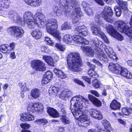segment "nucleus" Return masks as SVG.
<instances>
[{
	"label": "nucleus",
	"mask_w": 132,
	"mask_h": 132,
	"mask_svg": "<svg viewBox=\"0 0 132 132\" xmlns=\"http://www.w3.org/2000/svg\"><path fill=\"white\" fill-rule=\"evenodd\" d=\"M89 114L93 118L98 119H102L103 116L101 112L98 110L91 109L89 110Z\"/></svg>",
	"instance_id": "16"
},
{
	"label": "nucleus",
	"mask_w": 132,
	"mask_h": 132,
	"mask_svg": "<svg viewBox=\"0 0 132 132\" xmlns=\"http://www.w3.org/2000/svg\"><path fill=\"white\" fill-rule=\"evenodd\" d=\"M35 16L36 17V19L37 21L36 22L35 20V26L32 29L34 28L36 25L40 27L44 26L45 24V21L44 20L45 18L44 15L42 13L38 12L35 14Z\"/></svg>",
	"instance_id": "13"
},
{
	"label": "nucleus",
	"mask_w": 132,
	"mask_h": 132,
	"mask_svg": "<svg viewBox=\"0 0 132 132\" xmlns=\"http://www.w3.org/2000/svg\"><path fill=\"white\" fill-rule=\"evenodd\" d=\"M0 50L4 53H10V49H8V45L5 44L2 45L0 46Z\"/></svg>",
	"instance_id": "37"
},
{
	"label": "nucleus",
	"mask_w": 132,
	"mask_h": 132,
	"mask_svg": "<svg viewBox=\"0 0 132 132\" xmlns=\"http://www.w3.org/2000/svg\"><path fill=\"white\" fill-rule=\"evenodd\" d=\"M9 6L8 0H0V10H4Z\"/></svg>",
	"instance_id": "34"
},
{
	"label": "nucleus",
	"mask_w": 132,
	"mask_h": 132,
	"mask_svg": "<svg viewBox=\"0 0 132 132\" xmlns=\"http://www.w3.org/2000/svg\"><path fill=\"white\" fill-rule=\"evenodd\" d=\"M61 112H62V113L63 114V115H62L61 118V120L62 122L65 124L69 123L70 121L67 117L65 116L66 113L65 110L64 109H62Z\"/></svg>",
	"instance_id": "33"
},
{
	"label": "nucleus",
	"mask_w": 132,
	"mask_h": 132,
	"mask_svg": "<svg viewBox=\"0 0 132 132\" xmlns=\"http://www.w3.org/2000/svg\"><path fill=\"white\" fill-rule=\"evenodd\" d=\"M73 80L76 83L79 85H81L84 87H85V86L82 82L78 80V79H77L76 78H74L73 79Z\"/></svg>",
	"instance_id": "51"
},
{
	"label": "nucleus",
	"mask_w": 132,
	"mask_h": 132,
	"mask_svg": "<svg viewBox=\"0 0 132 132\" xmlns=\"http://www.w3.org/2000/svg\"><path fill=\"white\" fill-rule=\"evenodd\" d=\"M31 35L33 38L36 39H39L41 38L42 35V33L40 30L35 29L32 31Z\"/></svg>",
	"instance_id": "28"
},
{
	"label": "nucleus",
	"mask_w": 132,
	"mask_h": 132,
	"mask_svg": "<svg viewBox=\"0 0 132 132\" xmlns=\"http://www.w3.org/2000/svg\"><path fill=\"white\" fill-rule=\"evenodd\" d=\"M31 63V67L37 71H43L46 69L45 64L40 60H33Z\"/></svg>",
	"instance_id": "11"
},
{
	"label": "nucleus",
	"mask_w": 132,
	"mask_h": 132,
	"mask_svg": "<svg viewBox=\"0 0 132 132\" xmlns=\"http://www.w3.org/2000/svg\"><path fill=\"white\" fill-rule=\"evenodd\" d=\"M7 31L11 35H14L16 32V27L15 26H13L9 28Z\"/></svg>",
	"instance_id": "40"
},
{
	"label": "nucleus",
	"mask_w": 132,
	"mask_h": 132,
	"mask_svg": "<svg viewBox=\"0 0 132 132\" xmlns=\"http://www.w3.org/2000/svg\"><path fill=\"white\" fill-rule=\"evenodd\" d=\"M54 72L57 76L61 79H65L67 77V76L63 71L58 69H55Z\"/></svg>",
	"instance_id": "29"
},
{
	"label": "nucleus",
	"mask_w": 132,
	"mask_h": 132,
	"mask_svg": "<svg viewBox=\"0 0 132 132\" xmlns=\"http://www.w3.org/2000/svg\"><path fill=\"white\" fill-rule=\"evenodd\" d=\"M62 40L65 43L69 44L72 41V37L69 35L67 34L64 36Z\"/></svg>",
	"instance_id": "38"
},
{
	"label": "nucleus",
	"mask_w": 132,
	"mask_h": 132,
	"mask_svg": "<svg viewBox=\"0 0 132 132\" xmlns=\"http://www.w3.org/2000/svg\"><path fill=\"white\" fill-rule=\"evenodd\" d=\"M20 126L22 128L26 129L29 128L30 126V125L28 123H22Z\"/></svg>",
	"instance_id": "52"
},
{
	"label": "nucleus",
	"mask_w": 132,
	"mask_h": 132,
	"mask_svg": "<svg viewBox=\"0 0 132 132\" xmlns=\"http://www.w3.org/2000/svg\"><path fill=\"white\" fill-rule=\"evenodd\" d=\"M104 50L108 56L111 59L113 60L116 59V56L111 48L109 46H106Z\"/></svg>",
	"instance_id": "21"
},
{
	"label": "nucleus",
	"mask_w": 132,
	"mask_h": 132,
	"mask_svg": "<svg viewBox=\"0 0 132 132\" xmlns=\"http://www.w3.org/2000/svg\"><path fill=\"white\" fill-rule=\"evenodd\" d=\"M28 110L31 112H37L42 114L43 112L44 107L42 104L30 103L28 105Z\"/></svg>",
	"instance_id": "10"
},
{
	"label": "nucleus",
	"mask_w": 132,
	"mask_h": 132,
	"mask_svg": "<svg viewBox=\"0 0 132 132\" xmlns=\"http://www.w3.org/2000/svg\"><path fill=\"white\" fill-rule=\"evenodd\" d=\"M118 29L120 32H123L129 37L131 42H132V15L131 17L130 25L131 27L130 28L127 26L126 24L123 21L119 20L118 21Z\"/></svg>",
	"instance_id": "7"
},
{
	"label": "nucleus",
	"mask_w": 132,
	"mask_h": 132,
	"mask_svg": "<svg viewBox=\"0 0 132 132\" xmlns=\"http://www.w3.org/2000/svg\"><path fill=\"white\" fill-rule=\"evenodd\" d=\"M93 62L95 63L99 67L102 68L103 67V65L102 64L100 63V62L96 60L95 59L93 60H92Z\"/></svg>",
	"instance_id": "56"
},
{
	"label": "nucleus",
	"mask_w": 132,
	"mask_h": 132,
	"mask_svg": "<svg viewBox=\"0 0 132 132\" xmlns=\"http://www.w3.org/2000/svg\"><path fill=\"white\" fill-rule=\"evenodd\" d=\"M55 46L57 49L62 51H64L66 48L65 46L60 44L56 43L55 44Z\"/></svg>",
	"instance_id": "47"
},
{
	"label": "nucleus",
	"mask_w": 132,
	"mask_h": 132,
	"mask_svg": "<svg viewBox=\"0 0 132 132\" xmlns=\"http://www.w3.org/2000/svg\"><path fill=\"white\" fill-rule=\"evenodd\" d=\"M15 46V45L14 43L13 42L10 44V46H8V49H10V51L11 50H13L14 49Z\"/></svg>",
	"instance_id": "55"
},
{
	"label": "nucleus",
	"mask_w": 132,
	"mask_h": 132,
	"mask_svg": "<svg viewBox=\"0 0 132 132\" xmlns=\"http://www.w3.org/2000/svg\"><path fill=\"white\" fill-rule=\"evenodd\" d=\"M88 97L89 100L95 106L98 107L101 106V102L97 98L90 94L88 95Z\"/></svg>",
	"instance_id": "25"
},
{
	"label": "nucleus",
	"mask_w": 132,
	"mask_h": 132,
	"mask_svg": "<svg viewBox=\"0 0 132 132\" xmlns=\"http://www.w3.org/2000/svg\"><path fill=\"white\" fill-rule=\"evenodd\" d=\"M52 78V73L50 71H48L46 73L45 75L44 76L42 81V84H47L50 81V80Z\"/></svg>",
	"instance_id": "22"
},
{
	"label": "nucleus",
	"mask_w": 132,
	"mask_h": 132,
	"mask_svg": "<svg viewBox=\"0 0 132 132\" xmlns=\"http://www.w3.org/2000/svg\"><path fill=\"white\" fill-rule=\"evenodd\" d=\"M40 93V90L38 88H35L31 91L30 95L33 98L36 99L39 97Z\"/></svg>",
	"instance_id": "30"
},
{
	"label": "nucleus",
	"mask_w": 132,
	"mask_h": 132,
	"mask_svg": "<svg viewBox=\"0 0 132 132\" xmlns=\"http://www.w3.org/2000/svg\"><path fill=\"white\" fill-rule=\"evenodd\" d=\"M116 2L122 9H121L120 7L118 6H115L114 7V9L116 12V15L117 16L119 17L121 15L122 11V10H127V3L126 2H124L121 0H116Z\"/></svg>",
	"instance_id": "12"
},
{
	"label": "nucleus",
	"mask_w": 132,
	"mask_h": 132,
	"mask_svg": "<svg viewBox=\"0 0 132 132\" xmlns=\"http://www.w3.org/2000/svg\"><path fill=\"white\" fill-rule=\"evenodd\" d=\"M82 50L84 53L87 56H92L95 53L98 58L101 61L105 62L107 61V58L105 54L101 49L100 51H96L95 52L92 47L86 46H81Z\"/></svg>",
	"instance_id": "5"
},
{
	"label": "nucleus",
	"mask_w": 132,
	"mask_h": 132,
	"mask_svg": "<svg viewBox=\"0 0 132 132\" xmlns=\"http://www.w3.org/2000/svg\"><path fill=\"white\" fill-rule=\"evenodd\" d=\"M17 24L20 25H23L24 24V22L22 20V18L19 16L17 17Z\"/></svg>",
	"instance_id": "50"
},
{
	"label": "nucleus",
	"mask_w": 132,
	"mask_h": 132,
	"mask_svg": "<svg viewBox=\"0 0 132 132\" xmlns=\"http://www.w3.org/2000/svg\"><path fill=\"white\" fill-rule=\"evenodd\" d=\"M98 4L102 6L104 4V3L102 0H94Z\"/></svg>",
	"instance_id": "61"
},
{
	"label": "nucleus",
	"mask_w": 132,
	"mask_h": 132,
	"mask_svg": "<svg viewBox=\"0 0 132 132\" xmlns=\"http://www.w3.org/2000/svg\"><path fill=\"white\" fill-rule=\"evenodd\" d=\"M121 106L120 104L117 100H114L111 103L110 105L111 108L113 110L119 109Z\"/></svg>",
	"instance_id": "31"
},
{
	"label": "nucleus",
	"mask_w": 132,
	"mask_h": 132,
	"mask_svg": "<svg viewBox=\"0 0 132 132\" xmlns=\"http://www.w3.org/2000/svg\"><path fill=\"white\" fill-rule=\"evenodd\" d=\"M118 120L119 122L120 123L123 125H125L126 124V122L124 120L120 119H118Z\"/></svg>",
	"instance_id": "62"
},
{
	"label": "nucleus",
	"mask_w": 132,
	"mask_h": 132,
	"mask_svg": "<svg viewBox=\"0 0 132 132\" xmlns=\"http://www.w3.org/2000/svg\"><path fill=\"white\" fill-rule=\"evenodd\" d=\"M35 118V117L34 115L29 113H27L25 115V116L21 117L20 119L23 121L25 120L30 121L34 120Z\"/></svg>",
	"instance_id": "32"
},
{
	"label": "nucleus",
	"mask_w": 132,
	"mask_h": 132,
	"mask_svg": "<svg viewBox=\"0 0 132 132\" xmlns=\"http://www.w3.org/2000/svg\"><path fill=\"white\" fill-rule=\"evenodd\" d=\"M60 90V89L58 87L56 86H53L50 88L49 93L52 94L56 95Z\"/></svg>",
	"instance_id": "36"
},
{
	"label": "nucleus",
	"mask_w": 132,
	"mask_h": 132,
	"mask_svg": "<svg viewBox=\"0 0 132 132\" xmlns=\"http://www.w3.org/2000/svg\"><path fill=\"white\" fill-rule=\"evenodd\" d=\"M83 79L85 81L87 82L89 84L90 83V80L87 77V76H84L82 77Z\"/></svg>",
	"instance_id": "60"
},
{
	"label": "nucleus",
	"mask_w": 132,
	"mask_h": 132,
	"mask_svg": "<svg viewBox=\"0 0 132 132\" xmlns=\"http://www.w3.org/2000/svg\"><path fill=\"white\" fill-rule=\"evenodd\" d=\"M87 64L90 67L89 70L88 72V74L90 77L94 78H96L97 77H98V75L95 70V67L89 62H87Z\"/></svg>",
	"instance_id": "18"
},
{
	"label": "nucleus",
	"mask_w": 132,
	"mask_h": 132,
	"mask_svg": "<svg viewBox=\"0 0 132 132\" xmlns=\"http://www.w3.org/2000/svg\"><path fill=\"white\" fill-rule=\"evenodd\" d=\"M113 13L110 7L105 6L102 13V15L104 19L107 21L111 23L113 22L112 16Z\"/></svg>",
	"instance_id": "9"
},
{
	"label": "nucleus",
	"mask_w": 132,
	"mask_h": 132,
	"mask_svg": "<svg viewBox=\"0 0 132 132\" xmlns=\"http://www.w3.org/2000/svg\"><path fill=\"white\" fill-rule=\"evenodd\" d=\"M72 94V92L68 90H65L60 94V97L62 100H66Z\"/></svg>",
	"instance_id": "24"
},
{
	"label": "nucleus",
	"mask_w": 132,
	"mask_h": 132,
	"mask_svg": "<svg viewBox=\"0 0 132 132\" xmlns=\"http://www.w3.org/2000/svg\"><path fill=\"white\" fill-rule=\"evenodd\" d=\"M82 7L85 9V8L89 7L87 6V4L86 1H83L82 3Z\"/></svg>",
	"instance_id": "64"
},
{
	"label": "nucleus",
	"mask_w": 132,
	"mask_h": 132,
	"mask_svg": "<svg viewBox=\"0 0 132 132\" xmlns=\"http://www.w3.org/2000/svg\"><path fill=\"white\" fill-rule=\"evenodd\" d=\"M121 69L119 70V71L120 72L119 73H118L117 74H120L121 76L125 77V76H126V75L129 71H128L127 69L123 68L121 66Z\"/></svg>",
	"instance_id": "41"
},
{
	"label": "nucleus",
	"mask_w": 132,
	"mask_h": 132,
	"mask_svg": "<svg viewBox=\"0 0 132 132\" xmlns=\"http://www.w3.org/2000/svg\"><path fill=\"white\" fill-rule=\"evenodd\" d=\"M84 11L86 14L88 16H91L93 15L92 10L89 7L85 8L84 9Z\"/></svg>",
	"instance_id": "46"
},
{
	"label": "nucleus",
	"mask_w": 132,
	"mask_h": 132,
	"mask_svg": "<svg viewBox=\"0 0 132 132\" xmlns=\"http://www.w3.org/2000/svg\"><path fill=\"white\" fill-rule=\"evenodd\" d=\"M91 30L92 32L95 35L100 37L103 32L101 31V28L97 25L95 24L91 27Z\"/></svg>",
	"instance_id": "20"
},
{
	"label": "nucleus",
	"mask_w": 132,
	"mask_h": 132,
	"mask_svg": "<svg viewBox=\"0 0 132 132\" xmlns=\"http://www.w3.org/2000/svg\"><path fill=\"white\" fill-rule=\"evenodd\" d=\"M16 13L13 11H11L8 14V17L11 20H14V18L15 16V15Z\"/></svg>",
	"instance_id": "48"
},
{
	"label": "nucleus",
	"mask_w": 132,
	"mask_h": 132,
	"mask_svg": "<svg viewBox=\"0 0 132 132\" xmlns=\"http://www.w3.org/2000/svg\"><path fill=\"white\" fill-rule=\"evenodd\" d=\"M8 12L6 11H3L1 12V15L6 17L7 16Z\"/></svg>",
	"instance_id": "59"
},
{
	"label": "nucleus",
	"mask_w": 132,
	"mask_h": 132,
	"mask_svg": "<svg viewBox=\"0 0 132 132\" xmlns=\"http://www.w3.org/2000/svg\"><path fill=\"white\" fill-rule=\"evenodd\" d=\"M101 123L104 126L105 128V130L111 129L109 122L106 120H103Z\"/></svg>",
	"instance_id": "45"
},
{
	"label": "nucleus",
	"mask_w": 132,
	"mask_h": 132,
	"mask_svg": "<svg viewBox=\"0 0 132 132\" xmlns=\"http://www.w3.org/2000/svg\"><path fill=\"white\" fill-rule=\"evenodd\" d=\"M27 4L31 6L37 7L42 3V0H24Z\"/></svg>",
	"instance_id": "23"
},
{
	"label": "nucleus",
	"mask_w": 132,
	"mask_h": 132,
	"mask_svg": "<svg viewBox=\"0 0 132 132\" xmlns=\"http://www.w3.org/2000/svg\"><path fill=\"white\" fill-rule=\"evenodd\" d=\"M57 2H59V5L62 7L58 8L55 6L53 9L54 13L57 16L64 14L66 16L68 15L71 12V10L74 6L75 9L72 12L73 22L74 23L77 22L80 19V16L83 15V13L80 11L79 6L76 5V0H66L65 2L64 0H54Z\"/></svg>",
	"instance_id": "2"
},
{
	"label": "nucleus",
	"mask_w": 132,
	"mask_h": 132,
	"mask_svg": "<svg viewBox=\"0 0 132 132\" xmlns=\"http://www.w3.org/2000/svg\"><path fill=\"white\" fill-rule=\"evenodd\" d=\"M92 84L93 86L95 88L104 87V86L101 84L100 81L96 79L93 80L92 82Z\"/></svg>",
	"instance_id": "35"
},
{
	"label": "nucleus",
	"mask_w": 132,
	"mask_h": 132,
	"mask_svg": "<svg viewBox=\"0 0 132 132\" xmlns=\"http://www.w3.org/2000/svg\"><path fill=\"white\" fill-rule=\"evenodd\" d=\"M77 43H80L85 44H88L89 43V41L77 35H74L72 37V40Z\"/></svg>",
	"instance_id": "17"
},
{
	"label": "nucleus",
	"mask_w": 132,
	"mask_h": 132,
	"mask_svg": "<svg viewBox=\"0 0 132 132\" xmlns=\"http://www.w3.org/2000/svg\"><path fill=\"white\" fill-rule=\"evenodd\" d=\"M121 66L117 63H110L108 66L109 69L112 73L117 74L119 73V70L121 69Z\"/></svg>",
	"instance_id": "14"
},
{
	"label": "nucleus",
	"mask_w": 132,
	"mask_h": 132,
	"mask_svg": "<svg viewBox=\"0 0 132 132\" xmlns=\"http://www.w3.org/2000/svg\"><path fill=\"white\" fill-rule=\"evenodd\" d=\"M100 16L98 15H96L95 18V20L97 23V25H100L105 28L106 32L111 36L118 40L121 41L124 39L123 37L116 31L114 27L111 25L106 24L105 27L103 25V22L100 19Z\"/></svg>",
	"instance_id": "4"
},
{
	"label": "nucleus",
	"mask_w": 132,
	"mask_h": 132,
	"mask_svg": "<svg viewBox=\"0 0 132 132\" xmlns=\"http://www.w3.org/2000/svg\"><path fill=\"white\" fill-rule=\"evenodd\" d=\"M23 18L24 23L26 24L29 28L32 29L35 26V20L37 22V21L33 13L30 12H26L23 14Z\"/></svg>",
	"instance_id": "8"
},
{
	"label": "nucleus",
	"mask_w": 132,
	"mask_h": 132,
	"mask_svg": "<svg viewBox=\"0 0 132 132\" xmlns=\"http://www.w3.org/2000/svg\"><path fill=\"white\" fill-rule=\"evenodd\" d=\"M122 112L123 114L128 115L132 112V109L129 108L124 107L122 109Z\"/></svg>",
	"instance_id": "39"
},
{
	"label": "nucleus",
	"mask_w": 132,
	"mask_h": 132,
	"mask_svg": "<svg viewBox=\"0 0 132 132\" xmlns=\"http://www.w3.org/2000/svg\"><path fill=\"white\" fill-rule=\"evenodd\" d=\"M57 22L56 19H52L49 21L46 25L47 32L59 40L61 39L60 32L56 30L57 28Z\"/></svg>",
	"instance_id": "6"
},
{
	"label": "nucleus",
	"mask_w": 132,
	"mask_h": 132,
	"mask_svg": "<svg viewBox=\"0 0 132 132\" xmlns=\"http://www.w3.org/2000/svg\"><path fill=\"white\" fill-rule=\"evenodd\" d=\"M34 122L36 124H40L43 123L44 125L47 123V121L45 119H38L35 121Z\"/></svg>",
	"instance_id": "43"
},
{
	"label": "nucleus",
	"mask_w": 132,
	"mask_h": 132,
	"mask_svg": "<svg viewBox=\"0 0 132 132\" xmlns=\"http://www.w3.org/2000/svg\"><path fill=\"white\" fill-rule=\"evenodd\" d=\"M24 33V31L22 28L19 27L17 28V37H22Z\"/></svg>",
	"instance_id": "42"
},
{
	"label": "nucleus",
	"mask_w": 132,
	"mask_h": 132,
	"mask_svg": "<svg viewBox=\"0 0 132 132\" xmlns=\"http://www.w3.org/2000/svg\"><path fill=\"white\" fill-rule=\"evenodd\" d=\"M93 44L92 46L93 47L95 46L96 48H94L95 51H100L103 46V42L99 40L97 38H94L92 42Z\"/></svg>",
	"instance_id": "15"
},
{
	"label": "nucleus",
	"mask_w": 132,
	"mask_h": 132,
	"mask_svg": "<svg viewBox=\"0 0 132 132\" xmlns=\"http://www.w3.org/2000/svg\"><path fill=\"white\" fill-rule=\"evenodd\" d=\"M103 39L105 42L108 44H109L110 42L107 38L106 36L103 32L102 35H101L100 36Z\"/></svg>",
	"instance_id": "49"
},
{
	"label": "nucleus",
	"mask_w": 132,
	"mask_h": 132,
	"mask_svg": "<svg viewBox=\"0 0 132 132\" xmlns=\"http://www.w3.org/2000/svg\"><path fill=\"white\" fill-rule=\"evenodd\" d=\"M47 111L48 114L52 117L56 118L59 117L60 114L57 111L53 108L48 107Z\"/></svg>",
	"instance_id": "26"
},
{
	"label": "nucleus",
	"mask_w": 132,
	"mask_h": 132,
	"mask_svg": "<svg viewBox=\"0 0 132 132\" xmlns=\"http://www.w3.org/2000/svg\"><path fill=\"white\" fill-rule=\"evenodd\" d=\"M70 102L71 111L75 119L79 121V126L86 127L89 125L90 122V120L88 116L83 113L85 109L83 103L86 106H88L89 101L82 96H79L72 98Z\"/></svg>",
	"instance_id": "1"
},
{
	"label": "nucleus",
	"mask_w": 132,
	"mask_h": 132,
	"mask_svg": "<svg viewBox=\"0 0 132 132\" xmlns=\"http://www.w3.org/2000/svg\"><path fill=\"white\" fill-rule=\"evenodd\" d=\"M71 28V26L70 23L68 22H65L62 26L61 29L62 30H65L70 29Z\"/></svg>",
	"instance_id": "44"
},
{
	"label": "nucleus",
	"mask_w": 132,
	"mask_h": 132,
	"mask_svg": "<svg viewBox=\"0 0 132 132\" xmlns=\"http://www.w3.org/2000/svg\"><path fill=\"white\" fill-rule=\"evenodd\" d=\"M125 77L127 79H131L132 78V75L130 72L128 71Z\"/></svg>",
	"instance_id": "57"
},
{
	"label": "nucleus",
	"mask_w": 132,
	"mask_h": 132,
	"mask_svg": "<svg viewBox=\"0 0 132 132\" xmlns=\"http://www.w3.org/2000/svg\"><path fill=\"white\" fill-rule=\"evenodd\" d=\"M47 45L51 46H53L54 44V42L51 39L49 41V42L47 43Z\"/></svg>",
	"instance_id": "63"
},
{
	"label": "nucleus",
	"mask_w": 132,
	"mask_h": 132,
	"mask_svg": "<svg viewBox=\"0 0 132 132\" xmlns=\"http://www.w3.org/2000/svg\"><path fill=\"white\" fill-rule=\"evenodd\" d=\"M43 58L48 65L52 66H54L55 62L57 61V60L54 61L53 58L50 56L46 55L44 56L43 57Z\"/></svg>",
	"instance_id": "27"
},
{
	"label": "nucleus",
	"mask_w": 132,
	"mask_h": 132,
	"mask_svg": "<svg viewBox=\"0 0 132 132\" xmlns=\"http://www.w3.org/2000/svg\"><path fill=\"white\" fill-rule=\"evenodd\" d=\"M90 92L91 94L94 95L97 97H98L99 96V94L96 91L91 90H90Z\"/></svg>",
	"instance_id": "54"
},
{
	"label": "nucleus",
	"mask_w": 132,
	"mask_h": 132,
	"mask_svg": "<svg viewBox=\"0 0 132 132\" xmlns=\"http://www.w3.org/2000/svg\"><path fill=\"white\" fill-rule=\"evenodd\" d=\"M75 30L78 32L79 35L86 36L88 34L87 28L84 26H79L75 28Z\"/></svg>",
	"instance_id": "19"
},
{
	"label": "nucleus",
	"mask_w": 132,
	"mask_h": 132,
	"mask_svg": "<svg viewBox=\"0 0 132 132\" xmlns=\"http://www.w3.org/2000/svg\"><path fill=\"white\" fill-rule=\"evenodd\" d=\"M47 47L45 46H43L41 47V51L43 52H47Z\"/></svg>",
	"instance_id": "58"
},
{
	"label": "nucleus",
	"mask_w": 132,
	"mask_h": 132,
	"mask_svg": "<svg viewBox=\"0 0 132 132\" xmlns=\"http://www.w3.org/2000/svg\"><path fill=\"white\" fill-rule=\"evenodd\" d=\"M67 66L69 70L73 71H80L81 69L80 68L82 65L80 55L77 53H70L67 58Z\"/></svg>",
	"instance_id": "3"
},
{
	"label": "nucleus",
	"mask_w": 132,
	"mask_h": 132,
	"mask_svg": "<svg viewBox=\"0 0 132 132\" xmlns=\"http://www.w3.org/2000/svg\"><path fill=\"white\" fill-rule=\"evenodd\" d=\"M29 90V89L27 88L25 84L23 85L22 86V87L21 88V92H22V93H24L27 91H28Z\"/></svg>",
	"instance_id": "53"
}]
</instances>
